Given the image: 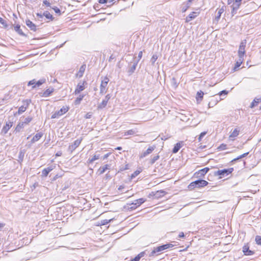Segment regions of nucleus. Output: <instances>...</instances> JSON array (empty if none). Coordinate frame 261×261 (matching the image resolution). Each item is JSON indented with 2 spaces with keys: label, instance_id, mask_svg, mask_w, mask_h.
I'll use <instances>...</instances> for the list:
<instances>
[{
  "label": "nucleus",
  "instance_id": "f257e3e1",
  "mask_svg": "<svg viewBox=\"0 0 261 261\" xmlns=\"http://www.w3.org/2000/svg\"><path fill=\"white\" fill-rule=\"evenodd\" d=\"M174 246L172 244H166L161 246L154 247L149 254L150 257L156 256L161 254L163 251L171 248Z\"/></svg>",
  "mask_w": 261,
  "mask_h": 261
},
{
  "label": "nucleus",
  "instance_id": "f03ea898",
  "mask_svg": "<svg viewBox=\"0 0 261 261\" xmlns=\"http://www.w3.org/2000/svg\"><path fill=\"white\" fill-rule=\"evenodd\" d=\"M208 182L203 179H198L193 181L188 186V189L190 190H194L195 188H200L204 187L208 185Z\"/></svg>",
  "mask_w": 261,
  "mask_h": 261
},
{
  "label": "nucleus",
  "instance_id": "7ed1b4c3",
  "mask_svg": "<svg viewBox=\"0 0 261 261\" xmlns=\"http://www.w3.org/2000/svg\"><path fill=\"white\" fill-rule=\"evenodd\" d=\"M233 171V168H230L228 169H224L222 170H219L214 173L215 175H220V178H222L223 177H225L229 174L231 173Z\"/></svg>",
  "mask_w": 261,
  "mask_h": 261
},
{
  "label": "nucleus",
  "instance_id": "20e7f679",
  "mask_svg": "<svg viewBox=\"0 0 261 261\" xmlns=\"http://www.w3.org/2000/svg\"><path fill=\"white\" fill-rule=\"evenodd\" d=\"M33 119L32 117L29 116L24 118L23 121L20 122L17 125L15 130L19 132L23 128L25 125L28 124Z\"/></svg>",
  "mask_w": 261,
  "mask_h": 261
},
{
  "label": "nucleus",
  "instance_id": "39448f33",
  "mask_svg": "<svg viewBox=\"0 0 261 261\" xmlns=\"http://www.w3.org/2000/svg\"><path fill=\"white\" fill-rule=\"evenodd\" d=\"M246 41L244 40L242 41L240 45L239 50H238V56L240 58L244 59V57L245 54V47H246Z\"/></svg>",
  "mask_w": 261,
  "mask_h": 261
},
{
  "label": "nucleus",
  "instance_id": "423d86ee",
  "mask_svg": "<svg viewBox=\"0 0 261 261\" xmlns=\"http://www.w3.org/2000/svg\"><path fill=\"white\" fill-rule=\"evenodd\" d=\"M69 110L67 107H63L60 110L56 111L54 114L51 115V118L55 119L58 118L59 116L63 115L66 113Z\"/></svg>",
  "mask_w": 261,
  "mask_h": 261
},
{
  "label": "nucleus",
  "instance_id": "0eeeda50",
  "mask_svg": "<svg viewBox=\"0 0 261 261\" xmlns=\"http://www.w3.org/2000/svg\"><path fill=\"white\" fill-rule=\"evenodd\" d=\"M109 82V79L107 76L104 77L102 80L100 86V93L103 94L106 92V88Z\"/></svg>",
  "mask_w": 261,
  "mask_h": 261
},
{
  "label": "nucleus",
  "instance_id": "6e6552de",
  "mask_svg": "<svg viewBox=\"0 0 261 261\" xmlns=\"http://www.w3.org/2000/svg\"><path fill=\"white\" fill-rule=\"evenodd\" d=\"M82 141V138L75 140L73 144L70 145L68 147V150L72 152L74 150L81 144Z\"/></svg>",
  "mask_w": 261,
  "mask_h": 261
},
{
  "label": "nucleus",
  "instance_id": "1a4fd4ad",
  "mask_svg": "<svg viewBox=\"0 0 261 261\" xmlns=\"http://www.w3.org/2000/svg\"><path fill=\"white\" fill-rule=\"evenodd\" d=\"M209 170V168L205 167L196 172L195 175H196L197 177H202L204 176L208 172Z\"/></svg>",
  "mask_w": 261,
  "mask_h": 261
},
{
  "label": "nucleus",
  "instance_id": "9d476101",
  "mask_svg": "<svg viewBox=\"0 0 261 261\" xmlns=\"http://www.w3.org/2000/svg\"><path fill=\"white\" fill-rule=\"evenodd\" d=\"M13 122L11 121H8L6 122V124L2 129L1 133L3 135H5L7 133L8 131L10 129V128L12 126Z\"/></svg>",
  "mask_w": 261,
  "mask_h": 261
},
{
  "label": "nucleus",
  "instance_id": "9b49d317",
  "mask_svg": "<svg viewBox=\"0 0 261 261\" xmlns=\"http://www.w3.org/2000/svg\"><path fill=\"white\" fill-rule=\"evenodd\" d=\"M86 83V81H83L82 84L81 83L78 84L77 87L74 91L75 94L80 93L81 91L85 89L84 84Z\"/></svg>",
  "mask_w": 261,
  "mask_h": 261
},
{
  "label": "nucleus",
  "instance_id": "f8f14e48",
  "mask_svg": "<svg viewBox=\"0 0 261 261\" xmlns=\"http://www.w3.org/2000/svg\"><path fill=\"white\" fill-rule=\"evenodd\" d=\"M155 147L154 146H150L146 151L141 153L140 156V158H143L150 154L155 149Z\"/></svg>",
  "mask_w": 261,
  "mask_h": 261
},
{
  "label": "nucleus",
  "instance_id": "ddd939ff",
  "mask_svg": "<svg viewBox=\"0 0 261 261\" xmlns=\"http://www.w3.org/2000/svg\"><path fill=\"white\" fill-rule=\"evenodd\" d=\"M145 202V200L143 198H140L135 200V202H133L131 204L132 206L131 208H136L138 206H140L141 204Z\"/></svg>",
  "mask_w": 261,
  "mask_h": 261
},
{
  "label": "nucleus",
  "instance_id": "4468645a",
  "mask_svg": "<svg viewBox=\"0 0 261 261\" xmlns=\"http://www.w3.org/2000/svg\"><path fill=\"white\" fill-rule=\"evenodd\" d=\"M138 61H135L133 63V65H130L128 68L127 72L129 75H131L135 71L137 66Z\"/></svg>",
  "mask_w": 261,
  "mask_h": 261
},
{
  "label": "nucleus",
  "instance_id": "2eb2a0df",
  "mask_svg": "<svg viewBox=\"0 0 261 261\" xmlns=\"http://www.w3.org/2000/svg\"><path fill=\"white\" fill-rule=\"evenodd\" d=\"M243 252L245 255H252L254 254V252L249 249V247L247 245L243 246Z\"/></svg>",
  "mask_w": 261,
  "mask_h": 261
},
{
  "label": "nucleus",
  "instance_id": "dca6fc26",
  "mask_svg": "<svg viewBox=\"0 0 261 261\" xmlns=\"http://www.w3.org/2000/svg\"><path fill=\"white\" fill-rule=\"evenodd\" d=\"M224 12V9L223 7H222L221 8L218 9L216 10L217 12V15L215 16V20L218 22L219 20H220V18L221 17V14Z\"/></svg>",
  "mask_w": 261,
  "mask_h": 261
},
{
  "label": "nucleus",
  "instance_id": "f3484780",
  "mask_svg": "<svg viewBox=\"0 0 261 261\" xmlns=\"http://www.w3.org/2000/svg\"><path fill=\"white\" fill-rule=\"evenodd\" d=\"M26 25L31 30L33 31H36V25L33 23L30 20H27L25 21Z\"/></svg>",
  "mask_w": 261,
  "mask_h": 261
},
{
  "label": "nucleus",
  "instance_id": "a211bd4d",
  "mask_svg": "<svg viewBox=\"0 0 261 261\" xmlns=\"http://www.w3.org/2000/svg\"><path fill=\"white\" fill-rule=\"evenodd\" d=\"M86 66L85 64H83L82 65L80 68V69H79V71H78V72L76 73V76L77 77H81L83 76V74L85 71V69H86Z\"/></svg>",
  "mask_w": 261,
  "mask_h": 261
},
{
  "label": "nucleus",
  "instance_id": "6ab92c4d",
  "mask_svg": "<svg viewBox=\"0 0 261 261\" xmlns=\"http://www.w3.org/2000/svg\"><path fill=\"white\" fill-rule=\"evenodd\" d=\"M198 14H199L198 12H192L187 17L186 21L187 22H189V21H191V20H192L193 19H194L195 18H196L198 16Z\"/></svg>",
  "mask_w": 261,
  "mask_h": 261
},
{
  "label": "nucleus",
  "instance_id": "aec40b11",
  "mask_svg": "<svg viewBox=\"0 0 261 261\" xmlns=\"http://www.w3.org/2000/svg\"><path fill=\"white\" fill-rule=\"evenodd\" d=\"M54 91V89L53 88H48L46 89L43 93H40V95L43 97H48L49 96L51 93H53Z\"/></svg>",
  "mask_w": 261,
  "mask_h": 261
},
{
  "label": "nucleus",
  "instance_id": "412c9836",
  "mask_svg": "<svg viewBox=\"0 0 261 261\" xmlns=\"http://www.w3.org/2000/svg\"><path fill=\"white\" fill-rule=\"evenodd\" d=\"M43 136V133L41 132L36 134L32 139L31 143H33L38 141Z\"/></svg>",
  "mask_w": 261,
  "mask_h": 261
},
{
  "label": "nucleus",
  "instance_id": "4be33fe9",
  "mask_svg": "<svg viewBox=\"0 0 261 261\" xmlns=\"http://www.w3.org/2000/svg\"><path fill=\"white\" fill-rule=\"evenodd\" d=\"M240 5H241V3H237V2H234L231 6L232 8L231 13L233 14H235L236 13V11L239 8Z\"/></svg>",
  "mask_w": 261,
  "mask_h": 261
},
{
  "label": "nucleus",
  "instance_id": "5701e85b",
  "mask_svg": "<svg viewBox=\"0 0 261 261\" xmlns=\"http://www.w3.org/2000/svg\"><path fill=\"white\" fill-rule=\"evenodd\" d=\"M261 101V97H255L252 102L251 103L250 107L251 108H253L254 107L257 106L258 103H259Z\"/></svg>",
  "mask_w": 261,
  "mask_h": 261
},
{
  "label": "nucleus",
  "instance_id": "b1692460",
  "mask_svg": "<svg viewBox=\"0 0 261 261\" xmlns=\"http://www.w3.org/2000/svg\"><path fill=\"white\" fill-rule=\"evenodd\" d=\"M25 150L24 149H21L19 152L18 162L21 163L23 160Z\"/></svg>",
  "mask_w": 261,
  "mask_h": 261
},
{
  "label": "nucleus",
  "instance_id": "393cba45",
  "mask_svg": "<svg viewBox=\"0 0 261 261\" xmlns=\"http://www.w3.org/2000/svg\"><path fill=\"white\" fill-rule=\"evenodd\" d=\"M191 2L187 1L182 4L181 6V11L182 12H185L187 9L190 7Z\"/></svg>",
  "mask_w": 261,
  "mask_h": 261
},
{
  "label": "nucleus",
  "instance_id": "a878e982",
  "mask_svg": "<svg viewBox=\"0 0 261 261\" xmlns=\"http://www.w3.org/2000/svg\"><path fill=\"white\" fill-rule=\"evenodd\" d=\"M110 168V166L108 164L105 165L102 167H100L98 170V172L99 174H103L107 170L109 169Z\"/></svg>",
  "mask_w": 261,
  "mask_h": 261
},
{
  "label": "nucleus",
  "instance_id": "bb28decb",
  "mask_svg": "<svg viewBox=\"0 0 261 261\" xmlns=\"http://www.w3.org/2000/svg\"><path fill=\"white\" fill-rule=\"evenodd\" d=\"M223 98H220L219 100L217 99H212L211 100V101L209 102L208 103V107L209 108H212L214 106H215L219 100H221V99H223Z\"/></svg>",
  "mask_w": 261,
  "mask_h": 261
},
{
  "label": "nucleus",
  "instance_id": "cd10ccee",
  "mask_svg": "<svg viewBox=\"0 0 261 261\" xmlns=\"http://www.w3.org/2000/svg\"><path fill=\"white\" fill-rule=\"evenodd\" d=\"M181 143L178 142V143H177L176 144H175V145L173 148V150H172V152L173 153H176L179 151L180 148L181 147Z\"/></svg>",
  "mask_w": 261,
  "mask_h": 261
},
{
  "label": "nucleus",
  "instance_id": "c85d7f7f",
  "mask_svg": "<svg viewBox=\"0 0 261 261\" xmlns=\"http://www.w3.org/2000/svg\"><path fill=\"white\" fill-rule=\"evenodd\" d=\"M46 82L45 79H42L40 80L36 81V85L32 86V89L35 88L36 87H39L43 84L45 83Z\"/></svg>",
  "mask_w": 261,
  "mask_h": 261
},
{
  "label": "nucleus",
  "instance_id": "c756f323",
  "mask_svg": "<svg viewBox=\"0 0 261 261\" xmlns=\"http://www.w3.org/2000/svg\"><path fill=\"white\" fill-rule=\"evenodd\" d=\"M14 30L20 35L22 36H25V35L23 33L22 30L20 29V25L17 24L15 27H14Z\"/></svg>",
  "mask_w": 261,
  "mask_h": 261
},
{
  "label": "nucleus",
  "instance_id": "7c9ffc66",
  "mask_svg": "<svg viewBox=\"0 0 261 261\" xmlns=\"http://www.w3.org/2000/svg\"><path fill=\"white\" fill-rule=\"evenodd\" d=\"M53 169L51 167H47L42 170V174L43 176H47L48 173Z\"/></svg>",
  "mask_w": 261,
  "mask_h": 261
},
{
  "label": "nucleus",
  "instance_id": "2f4dec72",
  "mask_svg": "<svg viewBox=\"0 0 261 261\" xmlns=\"http://www.w3.org/2000/svg\"><path fill=\"white\" fill-rule=\"evenodd\" d=\"M145 255L144 252H141L138 254L134 258L131 259L130 261H139L140 258L143 257Z\"/></svg>",
  "mask_w": 261,
  "mask_h": 261
},
{
  "label": "nucleus",
  "instance_id": "473e14b6",
  "mask_svg": "<svg viewBox=\"0 0 261 261\" xmlns=\"http://www.w3.org/2000/svg\"><path fill=\"white\" fill-rule=\"evenodd\" d=\"M100 158V154H95L91 159H89L87 163L91 164L94 161L98 160Z\"/></svg>",
  "mask_w": 261,
  "mask_h": 261
},
{
  "label": "nucleus",
  "instance_id": "72a5a7b5",
  "mask_svg": "<svg viewBox=\"0 0 261 261\" xmlns=\"http://www.w3.org/2000/svg\"><path fill=\"white\" fill-rule=\"evenodd\" d=\"M107 103H108V102L106 100L103 99L102 102L98 105L97 109H103L104 108H105L106 107Z\"/></svg>",
  "mask_w": 261,
  "mask_h": 261
},
{
  "label": "nucleus",
  "instance_id": "f704fd0d",
  "mask_svg": "<svg viewBox=\"0 0 261 261\" xmlns=\"http://www.w3.org/2000/svg\"><path fill=\"white\" fill-rule=\"evenodd\" d=\"M84 96L85 95H80L79 97H77L75 100L74 104L75 105H79L81 103V101L82 100Z\"/></svg>",
  "mask_w": 261,
  "mask_h": 261
},
{
  "label": "nucleus",
  "instance_id": "c9c22d12",
  "mask_svg": "<svg viewBox=\"0 0 261 261\" xmlns=\"http://www.w3.org/2000/svg\"><path fill=\"white\" fill-rule=\"evenodd\" d=\"M239 130H238L237 128H236L231 133V134L229 136V138H235L239 135Z\"/></svg>",
  "mask_w": 261,
  "mask_h": 261
},
{
  "label": "nucleus",
  "instance_id": "e433bc0d",
  "mask_svg": "<svg viewBox=\"0 0 261 261\" xmlns=\"http://www.w3.org/2000/svg\"><path fill=\"white\" fill-rule=\"evenodd\" d=\"M43 15L45 16L47 19L53 20L54 17L51 14H50L48 11H45L43 13Z\"/></svg>",
  "mask_w": 261,
  "mask_h": 261
},
{
  "label": "nucleus",
  "instance_id": "4c0bfd02",
  "mask_svg": "<svg viewBox=\"0 0 261 261\" xmlns=\"http://www.w3.org/2000/svg\"><path fill=\"white\" fill-rule=\"evenodd\" d=\"M244 61V59L243 58H239V60L237 61L235 66H234V70H236L237 68H239L241 64H242L243 62Z\"/></svg>",
  "mask_w": 261,
  "mask_h": 261
},
{
  "label": "nucleus",
  "instance_id": "58836bf2",
  "mask_svg": "<svg viewBox=\"0 0 261 261\" xmlns=\"http://www.w3.org/2000/svg\"><path fill=\"white\" fill-rule=\"evenodd\" d=\"M137 132L135 129H130L124 133V136L134 135Z\"/></svg>",
  "mask_w": 261,
  "mask_h": 261
},
{
  "label": "nucleus",
  "instance_id": "ea45409f",
  "mask_svg": "<svg viewBox=\"0 0 261 261\" xmlns=\"http://www.w3.org/2000/svg\"><path fill=\"white\" fill-rule=\"evenodd\" d=\"M27 107H24L23 106H21L18 109V113L19 114H20L21 113H22L23 112H25L27 109Z\"/></svg>",
  "mask_w": 261,
  "mask_h": 261
},
{
  "label": "nucleus",
  "instance_id": "a19ab883",
  "mask_svg": "<svg viewBox=\"0 0 261 261\" xmlns=\"http://www.w3.org/2000/svg\"><path fill=\"white\" fill-rule=\"evenodd\" d=\"M248 153H249V152L245 153H244V154H242V155H241L239 156H238V157H237V158L234 159L233 160H232V161H231V162H235V161H236L238 160L239 159H242V158H244V157H245L246 155H248Z\"/></svg>",
  "mask_w": 261,
  "mask_h": 261
},
{
  "label": "nucleus",
  "instance_id": "79ce46f5",
  "mask_svg": "<svg viewBox=\"0 0 261 261\" xmlns=\"http://www.w3.org/2000/svg\"><path fill=\"white\" fill-rule=\"evenodd\" d=\"M160 156L159 155H155L154 156H153V158H152L150 161V163L152 165L153 164L155 161H156L159 159Z\"/></svg>",
  "mask_w": 261,
  "mask_h": 261
},
{
  "label": "nucleus",
  "instance_id": "37998d69",
  "mask_svg": "<svg viewBox=\"0 0 261 261\" xmlns=\"http://www.w3.org/2000/svg\"><path fill=\"white\" fill-rule=\"evenodd\" d=\"M227 149V145L225 144H221L218 147L219 150H224Z\"/></svg>",
  "mask_w": 261,
  "mask_h": 261
},
{
  "label": "nucleus",
  "instance_id": "c03bdc74",
  "mask_svg": "<svg viewBox=\"0 0 261 261\" xmlns=\"http://www.w3.org/2000/svg\"><path fill=\"white\" fill-rule=\"evenodd\" d=\"M228 93V92L227 91L224 90L220 91L218 93V95L220 96H225L226 95H227Z\"/></svg>",
  "mask_w": 261,
  "mask_h": 261
},
{
  "label": "nucleus",
  "instance_id": "a18cd8bd",
  "mask_svg": "<svg viewBox=\"0 0 261 261\" xmlns=\"http://www.w3.org/2000/svg\"><path fill=\"white\" fill-rule=\"evenodd\" d=\"M158 56L156 55H153L152 57L151 58L150 61L151 62V63L152 65H153L156 61V60L158 59Z\"/></svg>",
  "mask_w": 261,
  "mask_h": 261
},
{
  "label": "nucleus",
  "instance_id": "49530a36",
  "mask_svg": "<svg viewBox=\"0 0 261 261\" xmlns=\"http://www.w3.org/2000/svg\"><path fill=\"white\" fill-rule=\"evenodd\" d=\"M255 240L257 244L261 245V236H256Z\"/></svg>",
  "mask_w": 261,
  "mask_h": 261
},
{
  "label": "nucleus",
  "instance_id": "de8ad7c7",
  "mask_svg": "<svg viewBox=\"0 0 261 261\" xmlns=\"http://www.w3.org/2000/svg\"><path fill=\"white\" fill-rule=\"evenodd\" d=\"M0 23L2 24L5 28L8 27L6 21L0 17Z\"/></svg>",
  "mask_w": 261,
  "mask_h": 261
},
{
  "label": "nucleus",
  "instance_id": "09e8293b",
  "mask_svg": "<svg viewBox=\"0 0 261 261\" xmlns=\"http://www.w3.org/2000/svg\"><path fill=\"white\" fill-rule=\"evenodd\" d=\"M203 95H204V93L202 91H200L197 92V98L198 99V98H199L200 99H202L203 98Z\"/></svg>",
  "mask_w": 261,
  "mask_h": 261
},
{
  "label": "nucleus",
  "instance_id": "8fccbe9b",
  "mask_svg": "<svg viewBox=\"0 0 261 261\" xmlns=\"http://www.w3.org/2000/svg\"><path fill=\"white\" fill-rule=\"evenodd\" d=\"M112 219L107 220L105 219L101 221V224L102 225L108 224Z\"/></svg>",
  "mask_w": 261,
  "mask_h": 261
},
{
  "label": "nucleus",
  "instance_id": "3c124183",
  "mask_svg": "<svg viewBox=\"0 0 261 261\" xmlns=\"http://www.w3.org/2000/svg\"><path fill=\"white\" fill-rule=\"evenodd\" d=\"M206 132H202L200 134V135L198 137V139L199 142H200L201 141L202 138L206 135Z\"/></svg>",
  "mask_w": 261,
  "mask_h": 261
},
{
  "label": "nucleus",
  "instance_id": "603ef678",
  "mask_svg": "<svg viewBox=\"0 0 261 261\" xmlns=\"http://www.w3.org/2000/svg\"><path fill=\"white\" fill-rule=\"evenodd\" d=\"M35 85H36V80L35 79H33L30 81H29L28 83V86H34Z\"/></svg>",
  "mask_w": 261,
  "mask_h": 261
},
{
  "label": "nucleus",
  "instance_id": "864d4df0",
  "mask_svg": "<svg viewBox=\"0 0 261 261\" xmlns=\"http://www.w3.org/2000/svg\"><path fill=\"white\" fill-rule=\"evenodd\" d=\"M92 116V113L91 112H88L86 114L85 118L86 119H90L91 118Z\"/></svg>",
  "mask_w": 261,
  "mask_h": 261
},
{
  "label": "nucleus",
  "instance_id": "5fc2aeb1",
  "mask_svg": "<svg viewBox=\"0 0 261 261\" xmlns=\"http://www.w3.org/2000/svg\"><path fill=\"white\" fill-rule=\"evenodd\" d=\"M54 9V10L55 11V12L56 13H58L59 14V15L61 14V10H60L59 8H58V7H54L53 8Z\"/></svg>",
  "mask_w": 261,
  "mask_h": 261
},
{
  "label": "nucleus",
  "instance_id": "6e6d98bb",
  "mask_svg": "<svg viewBox=\"0 0 261 261\" xmlns=\"http://www.w3.org/2000/svg\"><path fill=\"white\" fill-rule=\"evenodd\" d=\"M139 173H140V171H136L135 172H134L132 174V177H135V176H136L137 175H138Z\"/></svg>",
  "mask_w": 261,
  "mask_h": 261
},
{
  "label": "nucleus",
  "instance_id": "4d7b16f0",
  "mask_svg": "<svg viewBox=\"0 0 261 261\" xmlns=\"http://www.w3.org/2000/svg\"><path fill=\"white\" fill-rule=\"evenodd\" d=\"M172 83L174 84V85L175 86V87H177V85H177V83H176V79H175V78L173 77V78L172 79Z\"/></svg>",
  "mask_w": 261,
  "mask_h": 261
},
{
  "label": "nucleus",
  "instance_id": "13d9d810",
  "mask_svg": "<svg viewBox=\"0 0 261 261\" xmlns=\"http://www.w3.org/2000/svg\"><path fill=\"white\" fill-rule=\"evenodd\" d=\"M111 96L110 94H107L104 99V100H106L107 102H108L109 100L110 99Z\"/></svg>",
  "mask_w": 261,
  "mask_h": 261
},
{
  "label": "nucleus",
  "instance_id": "bf43d9fd",
  "mask_svg": "<svg viewBox=\"0 0 261 261\" xmlns=\"http://www.w3.org/2000/svg\"><path fill=\"white\" fill-rule=\"evenodd\" d=\"M43 3V4H44L45 5H46V6H48V7H49V6H50V3H49L48 1H47V0H45V1H44Z\"/></svg>",
  "mask_w": 261,
  "mask_h": 261
},
{
  "label": "nucleus",
  "instance_id": "052dcab7",
  "mask_svg": "<svg viewBox=\"0 0 261 261\" xmlns=\"http://www.w3.org/2000/svg\"><path fill=\"white\" fill-rule=\"evenodd\" d=\"M142 51H139V54H138V61L141 59L142 57Z\"/></svg>",
  "mask_w": 261,
  "mask_h": 261
},
{
  "label": "nucleus",
  "instance_id": "680f3d73",
  "mask_svg": "<svg viewBox=\"0 0 261 261\" xmlns=\"http://www.w3.org/2000/svg\"><path fill=\"white\" fill-rule=\"evenodd\" d=\"M108 0H99L98 2L100 4H106L108 2Z\"/></svg>",
  "mask_w": 261,
  "mask_h": 261
},
{
  "label": "nucleus",
  "instance_id": "e2e57ef3",
  "mask_svg": "<svg viewBox=\"0 0 261 261\" xmlns=\"http://www.w3.org/2000/svg\"><path fill=\"white\" fill-rule=\"evenodd\" d=\"M110 153H107V154H105V155H103V158H103V160L107 159L109 157V156L110 155Z\"/></svg>",
  "mask_w": 261,
  "mask_h": 261
},
{
  "label": "nucleus",
  "instance_id": "0e129e2a",
  "mask_svg": "<svg viewBox=\"0 0 261 261\" xmlns=\"http://www.w3.org/2000/svg\"><path fill=\"white\" fill-rule=\"evenodd\" d=\"M165 193V192L164 191H162V190H161V191H157L156 192V194L158 195V194H163L162 195H164Z\"/></svg>",
  "mask_w": 261,
  "mask_h": 261
},
{
  "label": "nucleus",
  "instance_id": "69168bd1",
  "mask_svg": "<svg viewBox=\"0 0 261 261\" xmlns=\"http://www.w3.org/2000/svg\"><path fill=\"white\" fill-rule=\"evenodd\" d=\"M185 237L184 233L183 232H180L178 235L179 238H184Z\"/></svg>",
  "mask_w": 261,
  "mask_h": 261
},
{
  "label": "nucleus",
  "instance_id": "338daca9",
  "mask_svg": "<svg viewBox=\"0 0 261 261\" xmlns=\"http://www.w3.org/2000/svg\"><path fill=\"white\" fill-rule=\"evenodd\" d=\"M62 155V152L61 151H58L56 153V156H60Z\"/></svg>",
  "mask_w": 261,
  "mask_h": 261
},
{
  "label": "nucleus",
  "instance_id": "774afa93",
  "mask_svg": "<svg viewBox=\"0 0 261 261\" xmlns=\"http://www.w3.org/2000/svg\"><path fill=\"white\" fill-rule=\"evenodd\" d=\"M124 188V186H120L119 188H118V190L119 191H121L122 189H123Z\"/></svg>",
  "mask_w": 261,
  "mask_h": 261
}]
</instances>
